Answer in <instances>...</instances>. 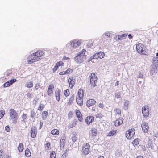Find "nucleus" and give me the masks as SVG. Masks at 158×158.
Returning <instances> with one entry per match:
<instances>
[{
    "mask_svg": "<svg viewBox=\"0 0 158 158\" xmlns=\"http://www.w3.org/2000/svg\"><path fill=\"white\" fill-rule=\"evenodd\" d=\"M152 67L150 69V73L151 75L154 73H157L158 70V57H155L153 58Z\"/></svg>",
    "mask_w": 158,
    "mask_h": 158,
    "instance_id": "obj_1",
    "label": "nucleus"
},
{
    "mask_svg": "<svg viewBox=\"0 0 158 158\" xmlns=\"http://www.w3.org/2000/svg\"><path fill=\"white\" fill-rule=\"evenodd\" d=\"M145 49V48L143 44L139 43L136 45V50L139 54L141 55H147Z\"/></svg>",
    "mask_w": 158,
    "mask_h": 158,
    "instance_id": "obj_2",
    "label": "nucleus"
},
{
    "mask_svg": "<svg viewBox=\"0 0 158 158\" xmlns=\"http://www.w3.org/2000/svg\"><path fill=\"white\" fill-rule=\"evenodd\" d=\"M37 53L34 52L30 55L27 58V62L29 64H31L34 62L39 60L41 58L38 57V55L36 54Z\"/></svg>",
    "mask_w": 158,
    "mask_h": 158,
    "instance_id": "obj_3",
    "label": "nucleus"
},
{
    "mask_svg": "<svg viewBox=\"0 0 158 158\" xmlns=\"http://www.w3.org/2000/svg\"><path fill=\"white\" fill-rule=\"evenodd\" d=\"M86 52V50L83 49L81 51H80L79 52L77 55L74 58H78L80 59H83V60L86 58V56L85 54V52Z\"/></svg>",
    "mask_w": 158,
    "mask_h": 158,
    "instance_id": "obj_4",
    "label": "nucleus"
},
{
    "mask_svg": "<svg viewBox=\"0 0 158 158\" xmlns=\"http://www.w3.org/2000/svg\"><path fill=\"white\" fill-rule=\"evenodd\" d=\"M135 131L134 129H131L126 131V136L127 139L131 138L133 137L135 133Z\"/></svg>",
    "mask_w": 158,
    "mask_h": 158,
    "instance_id": "obj_5",
    "label": "nucleus"
},
{
    "mask_svg": "<svg viewBox=\"0 0 158 158\" xmlns=\"http://www.w3.org/2000/svg\"><path fill=\"white\" fill-rule=\"evenodd\" d=\"M16 81L17 80L15 78L12 79L8 81L7 82H5L3 84V87L4 88H6L10 86Z\"/></svg>",
    "mask_w": 158,
    "mask_h": 158,
    "instance_id": "obj_6",
    "label": "nucleus"
},
{
    "mask_svg": "<svg viewBox=\"0 0 158 158\" xmlns=\"http://www.w3.org/2000/svg\"><path fill=\"white\" fill-rule=\"evenodd\" d=\"M9 114L11 118H15L18 117V114L15 110L14 109H10Z\"/></svg>",
    "mask_w": 158,
    "mask_h": 158,
    "instance_id": "obj_7",
    "label": "nucleus"
},
{
    "mask_svg": "<svg viewBox=\"0 0 158 158\" xmlns=\"http://www.w3.org/2000/svg\"><path fill=\"white\" fill-rule=\"evenodd\" d=\"M141 127L142 130L144 131V132L147 133L148 131L149 126L148 123L142 121V123L141 124Z\"/></svg>",
    "mask_w": 158,
    "mask_h": 158,
    "instance_id": "obj_8",
    "label": "nucleus"
},
{
    "mask_svg": "<svg viewBox=\"0 0 158 158\" xmlns=\"http://www.w3.org/2000/svg\"><path fill=\"white\" fill-rule=\"evenodd\" d=\"M95 56L94 58L95 59H97L98 58H100L102 59L105 56V54L104 52L102 51H100L97 52L94 54L93 55Z\"/></svg>",
    "mask_w": 158,
    "mask_h": 158,
    "instance_id": "obj_9",
    "label": "nucleus"
},
{
    "mask_svg": "<svg viewBox=\"0 0 158 158\" xmlns=\"http://www.w3.org/2000/svg\"><path fill=\"white\" fill-rule=\"evenodd\" d=\"M68 82H69V85L71 89L74 86L75 84V79H73V76H70Z\"/></svg>",
    "mask_w": 158,
    "mask_h": 158,
    "instance_id": "obj_10",
    "label": "nucleus"
},
{
    "mask_svg": "<svg viewBox=\"0 0 158 158\" xmlns=\"http://www.w3.org/2000/svg\"><path fill=\"white\" fill-rule=\"evenodd\" d=\"M31 137L35 138L37 134V129L36 127L35 126H32L31 128Z\"/></svg>",
    "mask_w": 158,
    "mask_h": 158,
    "instance_id": "obj_11",
    "label": "nucleus"
},
{
    "mask_svg": "<svg viewBox=\"0 0 158 158\" xmlns=\"http://www.w3.org/2000/svg\"><path fill=\"white\" fill-rule=\"evenodd\" d=\"M94 120V117L93 116H90L87 117L85 119V123L88 125L90 124Z\"/></svg>",
    "mask_w": 158,
    "mask_h": 158,
    "instance_id": "obj_12",
    "label": "nucleus"
},
{
    "mask_svg": "<svg viewBox=\"0 0 158 158\" xmlns=\"http://www.w3.org/2000/svg\"><path fill=\"white\" fill-rule=\"evenodd\" d=\"M142 113L144 117H148L149 115V110L147 109L145 106L142 107Z\"/></svg>",
    "mask_w": 158,
    "mask_h": 158,
    "instance_id": "obj_13",
    "label": "nucleus"
},
{
    "mask_svg": "<svg viewBox=\"0 0 158 158\" xmlns=\"http://www.w3.org/2000/svg\"><path fill=\"white\" fill-rule=\"evenodd\" d=\"M76 114L77 118H78L79 121L81 122L82 121V114L80 111L78 110H76Z\"/></svg>",
    "mask_w": 158,
    "mask_h": 158,
    "instance_id": "obj_14",
    "label": "nucleus"
},
{
    "mask_svg": "<svg viewBox=\"0 0 158 158\" xmlns=\"http://www.w3.org/2000/svg\"><path fill=\"white\" fill-rule=\"evenodd\" d=\"M123 119L122 118H120L118 119H117L114 123V124L116 127H118L123 122Z\"/></svg>",
    "mask_w": 158,
    "mask_h": 158,
    "instance_id": "obj_15",
    "label": "nucleus"
},
{
    "mask_svg": "<svg viewBox=\"0 0 158 158\" xmlns=\"http://www.w3.org/2000/svg\"><path fill=\"white\" fill-rule=\"evenodd\" d=\"M54 88V86L53 85H50L48 88L47 91V94L49 96H51L52 94L53 89Z\"/></svg>",
    "mask_w": 158,
    "mask_h": 158,
    "instance_id": "obj_16",
    "label": "nucleus"
},
{
    "mask_svg": "<svg viewBox=\"0 0 158 158\" xmlns=\"http://www.w3.org/2000/svg\"><path fill=\"white\" fill-rule=\"evenodd\" d=\"M95 103V101L94 99H90L87 101L86 105L87 107H89L91 106L94 105Z\"/></svg>",
    "mask_w": 158,
    "mask_h": 158,
    "instance_id": "obj_17",
    "label": "nucleus"
},
{
    "mask_svg": "<svg viewBox=\"0 0 158 158\" xmlns=\"http://www.w3.org/2000/svg\"><path fill=\"white\" fill-rule=\"evenodd\" d=\"M71 43H72V48H76L77 47L79 46L81 44V43L79 42L78 41H77V40H75L74 41H71Z\"/></svg>",
    "mask_w": 158,
    "mask_h": 158,
    "instance_id": "obj_18",
    "label": "nucleus"
},
{
    "mask_svg": "<svg viewBox=\"0 0 158 158\" xmlns=\"http://www.w3.org/2000/svg\"><path fill=\"white\" fill-rule=\"evenodd\" d=\"M60 90L58 89L55 91V96L56 100L59 102L60 99Z\"/></svg>",
    "mask_w": 158,
    "mask_h": 158,
    "instance_id": "obj_19",
    "label": "nucleus"
},
{
    "mask_svg": "<svg viewBox=\"0 0 158 158\" xmlns=\"http://www.w3.org/2000/svg\"><path fill=\"white\" fill-rule=\"evenodd\" d=\"M97 133V130L95 128L93 129L90 131L89 132L90 135L93 136H96Z\"/></svg>",
    "mask_w": 158,
    "mask_h": 158,
    "instance_id": "obj_20",
    "label": "nucleus"
},
{
    "mask_svg": "<svg viewBox=\"0 0 158 158\" xmlns=\"http://www.w3.org/2000/svg\"><path fill=\"white\" fill-rule=\"evenodd\" d=\"M48 115V112L47 111H43L42 113V118L44 120H45Z\"/></svg>",
    "mask_w": 158,
    "mask_h": 158,
    "instance_id": "obj_21",
    "label": "nucleus"
},
{
    "mask_svg": "<svg viewBox=\"0 0 158 158\" xmlns=\"http://www.w3.org/2000/svg\"><path fill=\"white\" fill-rule=\"evenodd\" d=\"M72 48V43H71V41H70V43H68L66 44L65 49H66L69 52L71 50Z\"/></svg>",
    "mask_w": 158,
    "mask_h": 158,
    "instance_id": "obj_22",
    "label": "nucleus"
},
{
    "mask_svg": "<svg viewBox=\"0 0 158 158\" xmlns=\"http://www.w3.org/2000/svg\"><path fill=\"white\" fill-rule=\"evenodd\" d=\"M76 102L77 104L80 106H81L83 105V100L81 98H76Z\"/></svg>",
    "mask_w": 158,
    "mask_h": 158,
    "instance_id": "obj_23",
    "label": "nucleus"
},
{
    "mask_svg": "<svg viewBox=\"0 0 158 158\" xmlns=\"http://www.w3.org/2000/svg\"><path fill=\"white\" fill-rule=\"evenodd\" d=\"M74 98V94H73L69 100V102H68L67 104L68 105H71L73 102Z\"/></svg>",
    "mask_w": 158,
    "mask_h": 158,
    "instance_id": "obj_24",
    "label": "nucleus"
},
{
    "mask_svg": "<svg viewBox=\"0 0 158 158\" xmlns=\"http://www.w3.org/2000/svg\"><path fill=\"white\" fill-rule=\"evenodd\" d=\"M25 86L28 88L32 87L33 86V81H31L29 82H27Z\"/></svg>",
    "mask_w": 158,
    "mask_h": 158,
    "instance_id": "obj_25",
    "label": "nucleus"
},
{
    "mask_svg": "<svg viewBox=\"0 0 158 158\" xmlns=\"http://www.w3.org/2000/svg\"><path fill=\"white\" fill-rule=\"evenodd\" d=\"M77 95L79 98H81L83 96V91L81 89H80L79 90L78 92L77 93Z\"/></svg>",
    "mask_w": 158,
    "mask_h": 158,
    "instance_id": "obj_26",
    "label": "nucleus"
},
{
    "mask_svg": "<svg viewBox=\"0 0 158 158\" xmlns=\"http://www.w3.org/2000/svg\"><path fill=\"white\" fill-rule=\"evenodd\" d=\"M139 139L138 138L135 139L132 142L134 146H137L139 144Z\"/></svg>",
    "mask_w": 158,
    "mask_h": 158,
    "instance_id": "obj_27",
    "label": "nucleus"
},
{
    "mask_svg": "<svg viewBox=\"0 0 158 158\" xmlns=\"http://www.w3.org/2000/svg\"><path fill=\"white\" fill-rule=\"evenodd\" d=\"M23 146L22 143H19L18 147V149L19 152H21L23 151Z\"/></svg>",
    "mask_w": 158,
    "mask_h": 158,
    "instance_id": "obj_28",
    "label": "nucleus"
},
{
    "mask_svg": "<svg viewBox=\"0 0 158 158\" xmlns=\"http://www.w3.org/2000/svg\"><path fill=\"white\" fill-rule=\"evenodd\" d=\"M82 151L83 154L84 155H86L89 153V149H87L84 147H83Z\"/></svg>",
    "mask_w": 158,
    "mask_h": 158,
    "instance_id": "obj_29",
    "label": "nucleus"
},
{
    "mask_svg": "<svg viewBox=\"0 0 158 158\" xmlns=\"http://www.w3.org/2000/svg\"><path fill=\"white\" fill-rule=\"evenodd\" d=\"M59 131L56 129H54L51 131V133L53 135H58L59 134Z\"/></svg>",
    "mask_w": 158,
    "mask_h": 158,
    "instance_id": "obj_30",
    "label": "nucleus"
},
{
    "mask_svg": "<svg viewBox=\"0 0 158 158\" xmlns=\"http://www.w3.org/2000/svg\"><path fill=\"white\" fill-rule=\"evenodd\" d=\"M129 104V101L128 100L125 101L124 103V109L126 110L128 109V105Z\"/></svg>",
    "mask_w": 158,
    "mask_h": 158,
    "instance_id": "obj_31",
    "label": "nucleus"
},
{
    "mask_svg": "<svg viewBox=\"0 0 158 158\" xmlns=\"http://www.w3.org/2000/svg\"><path fill=\"white\" fill-rule=\"evenodd\" d=\"M35 52L37 53L36 54L37 55H38V57L40 58L44 54V52L42 51H38Z\"/></svg>",
    "mask_w": 158,
    "mask_h": 158,
    "instance_id": "obj_32",
    "label": "nucleus"
},
{
    "mask_svg": "<svg viewBox=\"0 0 158 158\" xmlns=\"http://www.w3.org/2000/svg\"><path fill=\"white\" fill-rule=\"evenodd\" d=\"M25 155L26 156H30L31 155V153L29 149L27 148L25 150Z\"/></svg>",
    "mask_w": 158,
    "mask_h": 158,
    "instance_id": "obj_33",
    "label": "nucleus"
},
{
    "mask_svg": "<svg viewBox=\"0 0 158 158\" xmlns=\"http://www.w3.org/2000/svg\"><path fill=\"white\" fill-rule=\"evenodd\" d=\"M75 61L77 63L80 64L82 63L83 61V59H79L78 58H74Z\"/></svg>",
    "mask_w": 158,
    "mask_h": 158,
    "instance_id": "obj_34",
    "label": "nucleus"
},
{
    "mask_svg": "<svg viewBox=\"0 0 158 158\" xmlns=\"http://www.w3.org/2000/svg\"><path fill=\"white\" fill-rule=\"evenodd\" d=\"M65 140L64 139H61L60 140V144L61 147L63 148L65 144Z\"/></svg>",
    "mask_w": 158,
    "mask_h": 158,
    "instance_id": "obj_35",
    "label": "nucleus"
},
{
    "mask_svg": "<svg viewBox=\"0 0 158 158\" xmlns=\"http://www.w3.org/2000/svg\"><path fill=\"white\" fill-rule=\"evenodd\" d=\"M97 77H91L90 78V83H93V82H97Z\"/></svg>",
    "mask_w": 158,
    "mask_h": 158,
    "instance_id": "obj_36",
    "label": "nucleus"
},
{
    "mask_svg": "<svg viewBox=\"0 0 158 158\" xmlns=\"http://www.w3.org/2000/svg\"><path fill=\"white\" fill-rule=\"evenodd\" d=\"M116 131L115 130L111 131L110 132L108 133L107 136H113L116 133Z\"/></svg>",
    "mask_w": 158,
    "mask_h": 158,
    "instance_id": "obj_37",
    "label": "nucleus"
},
{
    "mask_svg": "<svg viewBox=\"0 0 158 158\" xmlns=\"http://www.w3.org/2000/svg\"><path fill=\"white\" fill-rule=\"evenodd\" d=\"M56 154L55 152L52 151L50 154V158H55Z\"/></svg>",
    "mask_w": 158,
    "mask_h": 158,
    "instance_id": "obj_38",
    "label": "nucleus"
},
{
    "mask_svg": "<svg viewBox=\"0 0 158 158\" xmlns=\"http://www.w3.org/2000/svg\"><path fill=\"white\" fill-rule=\"evenodd\" d=\"M44 106V105H43V104L40 103L39 107L38 110L40 111H42Z\"/></svg>",
    "mask_w": 158,
    "mask_h": 158,
    "instance_id": "obj_39",
    "label": "nucleus"
},
{
    "mask_svg": "<svg viewBox=\"0 0 158 158\" xmlns=\"http://www.w3.org/2000/svg\"><path fill=\"white\" fill-rule=\"evenodd\" d=\"M147 145L148 147L152 149L153 147V143L152 141H150L149 142H148Z\"/></svg>",
    "mask_w": 158,
    "mask_h": 158,
    "instance_id": "obj_40",
    "label": "nucleus"
},
{
    "mask_svg": "<svg viewBox=\"0 0 158 158\" xmlns=\"http://www.w3.org/2000/svg\"><path fill=\"white\" fill-rule=\"evenodd\" d=\"M5 114V111L4 110H2L0 111V119L3 117Z\"/></svg>",
    "mask_w": 158,
    "mask_h": 158,
    "instance_id": "obj_41",
    "label": "nucleus"
},
{
    "mask_svg": "<svg viewBox=\"0 0 158 158\" xmlns=\"http://www.w3.org/2000/svg\"><path fill=\"white\" fill-rule=\"evenodd\" d=\"M64 95L66 96L67 97L69 96L70 93L69 92L68 89H66V90H64Z\"/></svg>",
    "mask_w": 158,
    "mask_h": 158,
    "instance_id": "obj_42",
    "label": "nucleus"
},
{
    "mask_svg": "<svg viewBox=\"0 0 158 158\" xmlns=\"http://www.w3.org/2000/svg\"><path fill=\"white\" fill-rule=\"evenodd\" d=\"M95 56L94 55L92 56L90 58L88 59L87 60V62H89L90 61H91L92 62H94L93 61H92L93 60L95 59L94 58Z\"/></svg>",
    "mask_w": 158,
    "mask_h": 158,
    "instance_id": "obj_43",
    "label": "nucleus"
},
{
    "mask_svg": "<svg viewBox=\"0 0 158 158\" xmlns=\"http://www.w3.org/2000/svg\"><path fill=\"white\" fill-rule=\"evenodd\" d=\"M73 135V136L71 138V139L73 142V143H74L77 141V138L75 135Z\"/></svg>",
    "mask_w": 158,
    "mask_h": 158,
    "instance_id": "obj_44",
    "label": "nucleus"
},
{
    "mask_svg": "<svg viewBox=\"0 0 158 158\" xmlns=\"http://www.w3.org/2000/svg\"><path fill=\"white\" fill-rule=\"evenodd\" d=\"M115 97L118 99L120 97L121 94L119 92L115 93Z\"/></svg>",
    "mask_w": 158,
    "mask_h": 158,
    "instance_id": "obj_45",
    "label": "nucleus"
},
{
    "mask_svg": "<svg viewBox=\"0 0 158 158\" xmlns=\"http://www.w3.org/2000/svg\"><path fill=\"white\" fill-rule=\"evenodd\" d=\"M137 77L138 78H143V74H142L140 72H138V73L137 75Z\"/></svg>",
    "mask_w": 158,
    "mask_h": 158,
    "instance_id": "obj_46",
    "label": "nucleus"
},
{
    "mask_svg": "<svg viewBox=\"0 0 158 158\" xmlns=\"http://www.w3.org/2000/svg\"><path fill=\"white\" fill-rule=\"evenodd\" d=\"M65 71L66 72L67 74H68L70 73H72L73 71V70L72 69H70V68H68Z\"/></svg>",
    "mask_w": 158,
    "mask_h": 158,
    "instance_id": "obj_47",
    "label": "nucleus"
},
{
    "mask_svg": "<svg viewBox=\"0 0 158 158\" xmlns=\"http://www.w3.org/2000/svg\"><path fill=\"white\" fill-rule=\"evenodd\" d=\"M35 112H34V110L31 111V116L32 118H34L35 117Z\"/></svg>",
    "mask_w": 158,
    "mask_h": 158,
    "instance_id": "obj_48",
    "label": "nucleus"
},
{
    "mask_svg": "<svg viewBox=\"0 0 158 158\" xmlns=\"http://www.w3.org/2000/svg\"><path fill=\"white\" fill-rule=\"evenodd\" d=\"M59 67L56 64L54 68L52 69V71L53 73L55 72L57 70L58 68Z\"/></svg>",
    "mask_w": 158,
    "mask_h": 158,
    "instance_id": "obj_49",
    "label": "nucleus"
},
{
    "mask_svg": "<svg viewBox=\"0 0 158 158\" xmlns=\"http://www.w3.org/2000/svg\"><path fill=\"white\" fill-rule=\"evenodd\" d=\"M35 85H36L35 89L36 90H37L40 87V83L39 82H37L36 84Z\"/></svg>",
    "mask_w": 158,
    "mask_h": 158,
    "instance_id": "obj_50",
    "label": "nucleus"
},
{
    "mask_svg": "<svg viewBox=\"0 0 158 158\" xmlns=\"http://www.w3.org/2000/svg\"><path fill=\"white\" fill-rule=\"evenodd\" d=\"M10 128V127L8 125L6 126L5 127V131L7 132H9Z\"/></svg>",
    "mask_w": 158,
    "mask_h": 158,
    "instance_id": "obj_51",
    "label": "nucleus"
},
{
    "mask_svg": "<svg viewBox=\"0 0 158 158\" xmlns=\"http://www.w3.org/2000/svg\"><path fill=\"white\" fill-rule=\"evenodd\" d=\"M64 63L62 61H59V62H58L56 64L58 65V67L60 66H62L64 64Z\"/></svg>",
    "mask_w": 158,
    "mask_h": 158,
    "instance_id": "obj_52",
    "label": "nucleus"
},
{
    "mask_svg": "<svg viewBox=\"0 0 158 158\" xmlns=\"http://www.w3.org/2000/svg\"><path fill=\"white\" fill-rule=\"evenodd\" d=\"M83 147H84L87 149H89L90 148V145L89 143H86L85 144V146H84Z\"/></svg>",
    "mask_w": 158,
    "mask_h": 158,
    "instance_id": "obj_53",
    "label": "nucleus"
},
{
    "mask_svg": "<svg viewBox=\"0 0 158 158\" xmlns=\"http://www.w3.org/2000/svg\"><path fill=\"white\" fill-rule=\"evenodd\" d=\"M104 34L105 36L107 37L108 38H110V32H107L105 33Z\"/></svg>",
    "mask_w": 158,
    "mask_h": 158,
    "instance_id": "obj_54",
    "label": "nucleus"
},
{
    "mask_svg": "<svg viewBox=\"0 0 158 158\" xmlns=\"http://www.w3.org/2000/svg\"><path fill=\"white\" fill-rule=\"evenodd\" d=\"M27 117V114H24L23 115H22V118L23 119H26Z\"/></svg>",
    "mask_w": 158,
    "mask_h": 158,
    "instance_id": "obj_55",
    "label": "nucleus"
},
{
    "mask_svg": "<svg viewBox=\"0 0 158 158\" xmlns=\"http://www.w3.org/2000/svg\"><path fill=\"white\" fill-rule=\"evenodd\" d=\"M13 120V123L15 124H16L17 123V120L18 119V117L12 119Z\"/></svg>",
    "mask_w": 158,
    "mask_h": 158,
    "instance_id": "obj_56",
    "label": "nucleus"
},
{
    "mask_svg": "<svg viewBox=\"0 0 158 158\" xmlns=\"http://www.w3.org/2000/svg\"><path fill=\"white\" fill-rule=\"evenodd\" d=\"M116 112L118 114H120L121 113V110L116 108Z\"/></svg>",
    "mask_w": 158,
    "mask_h": 158,
    "instance_id": "obj_57",
    "label": "nucleus"
},
{
    "mask_svg": "<svg viewBox=\"0 0 158 158\" xmlns=\"http://www.w3.org/2000/svg\"><path fill=\"white\" fill-rule=\"evenodd\" d=\"M45 145H46V147H47L48 149H49V146L50 145V143L49 142H47Z\"/></svg>",
    "mask_w": 158,
    "mask_h": 158,
    "instance_id": "obj_58",
    "label": "nucleus"
},
{
    "mask_svg": "<svg viewBox=\"0 0 158 158\" xmlns=\"http://www.w3.org/2000/svg\"><path fill=\"white\" fill-rule=\"evenodd\" d=\"M102 117V115L101 114H97L96 115V117L97 118H101Z\"/></svg>",
    "mask_w": 158,
    "mask_h": 158,
    "instance_id": "obj_59",
    "label": "nucleus"
},
{
    "mask_svg": "<svg viewBox=\"0 0 158 158\" xmlns=\"http://www.w3.org/2000/svg\"><path fill=\"white\" fill-rule=\"evenodd\" d=\"M59 74L60 75H62L66 74H67L66 73V71H65L64 72H60L59 73Z\"/></svg>",
    "mask_w": 158,
    "mask_h": 158,
    "instance_id": "obj_60",
    "label": "nucleus"
},
{
    "mask_svg": "<svg viewBox=\"0 0 158 158\" xmlns=\"http://www.w3.org/2000/svg\"><path fill=\"white\" fill-rule=\"evenodd\" d=\"M43 122L42 121H41L40 122V127H39V129H41L42 128V126H43Z\"/></svg>",
    "mask_w": 158,
    "mask_h": 158,
    "instance_id": "obj_61",
    "label": "nucleus"
},
{
    "mask_svg": "<svg viewBox=\"0 0 158 158\" xmlns=\"http://www.w3.org/2000/svg\"><path fill=\"white\" fill-rule=\"evenodd\" d=\"M98 106L99 107L101 108H103L104 107V105L103 103H100L99 104Z\"/></svg>",
    "mask_w": 158,
    "mask_h": 158,
    "instance_id": "obj_62",
    "label": "nucleus"
},
{
    "mask_svg": "<svg viewBox=\"0 0 158 158\" xmlns=\"http://www.w3.org/2000/svg\"><path fill=\"white\" fill-rule=\"evenodd\" d=\"M96 82H93V83H90V84L93 87H95L96 85Z\"/></svg>",
    "mask_w": 158,
    "mask_h": 158,
    "instance_id": "obj_63",
    "label": "nucleus"
},
{
    "mask_svg": "<svg viewBox=\"0 0 158 158\" xmlns=\"http://www.w3.org/2000/svg\"><path fill=\"white\" fill-rule=\"evenodd\" d=\"M127 35V34H122L121 35H120V37H125Z\"/></svg>",
    "mask_w": 158,
    "mask_h": 158,
    "instance_id": "obj_64",
    "label": "nucleus"
}]
</instances>
